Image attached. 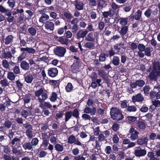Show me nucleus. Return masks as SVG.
I'll return each instance as SVG.
<instances>
[{"instance_id": "obj_1", "label": "nucleus", "mask_w": 160, "mask_h": 160, "mask_svg": "<svg viewBox=\"0 0 160 160\" xmlns=\"http://www.w3.org/2000/svg\"><path fill=\"white\" fill-rule=\"evenodd\" d=\"M110 114L111 118L116 121L121 120L124 118L121 110L117 107H112L111 108Z\"/></svg>"}, {"instance_id": "obj_2", "label": "nucleus", "mask_w": 160, "mask_h": 160, "mask_svg": "<svg viewBox=\"0 0 160 160\" xmlns=\"http://www.w3.org/2000/svg\"><path fill=\"white\" fill-rule=\"evenodd\" d=\"M155 65L154 64H153V68L154 69H156V65H158L157 68L159 70L157 71L156 70H153L150 73L149 75V78L151 80L156 81L157 79V77L158 76L160 75V65L159 64V62H156L155 63Z\"/></svg>"}, {"instance_id": "obj_3", "label": "nucleus", "mask_w": 160, "mask_h": 160, "mask_svg": "<svg viewBox=\"0 0 160 160\" xmlns=\"http://www.w3.org/2000/svg\"><path fill=\"white\" fill-rule=\"evenodd\" d=\"M68 142L70 144L74 143V145L80 146L83 149L85 148V145L82 143L78 140V138H76L73 135H71L69 136L68 139Z\"/></svg>"}, {"instance_id": "obj_4", "label": "nucleus", "mask_w": 160, "mask_h": 160, "mask_svg": "<svg viewBox=\"0 0 160 160\" xmlns=\"http://www.w3.org/2000/svg\"><path fill=\"white\" fill-rule=\"evenodd\" d=\"M66 52V48L61 46H57L53 49V52L54 54L60 57H63Z\"/></svg>"}, {"instance_id": "obj_5", "label": "nucleus", "mask_w": 160, "mask_h": 160, "mask_svg": "<svg viewBox=\"0 0 160 160\" xmlns=\"http://www.w3.org/2000/svg\"><path fill=\"white\" fill-rule=\"evenodd\" d=\"M82 66V63L81 61H74L73 64L71 66V70L73 73H76L79 71L80 68Z\"/></svg>"}, {"instance_id": "obj_6", "label": "nucleus", "mask_w": 160, "mask_h": 160, "mask_svg": "<svg viewBox=\"0 0 160 160\" xmlns=\"http://www.w3.org/2000/svg\"><path fill=\"white\" fill-rule=\"evenodd\" d=\"M129 134H130V138L132 140H135L137 139L138 138V135L139 134V132L136 130L133 127H132L129 130Z\"/></svg>"}, {"instance_id": "obj_7", "label": "nucleus", "mask_w": 160, "mask_h": 160, "mask_svg": "<svg viewBox=\"0 0 160 160\" xmlns=\"http://www.w3.org/2000/svg\"><path fill=\"white\" fill-rule=\"evenodd\" d=\"M14 37L12 35H9L7 36L4 38H2L1 40L2 43H3L5 45L11 44L13 42Z\"/></svg>"}, {"instance_id": "obj_8", "label": "nucleus", "mask_w": 160, "mask_h": 160, "mask_svg": "<svg viewBox=\"0 0 160 160\" xmlns=\"http://www.w3.org/2000/svg\"><path fill=\"white\" fill-rule=\"evenodd\" d=\"M20 51L22 52L21 54L26 57H27V55L28 53L34 54L35 52V50L32 48H20Z\"/></svg>"}, {"instance_id": "obj_9", "label": "nucleus", "mask_w": 160, "mask_h": 160, "mask_svg": "<svg viewBox=\"0 0 160 160\" xmlns=\"http://www.w3.org/2000/svg\"><path fill=\"white\" fill-rule=\"evenodd\" d=\"M54 38L62 44L67 45L69 42V40L65 36L58 37L57 35H54Z\"/></svg>"}, {"instance_id": "obj_10", "label": "nucleus", "mask_w": 160, "mask_h": 160, "mask_svg": "<svg viewBox=\"0 0 160 160\" xmlns=\"http://www.w3.org/2000/svg\"><path fill=\"white\" fill-rule=\"evenodd\" d=\"M21 146L20 143H16V145L12 147V152L13 154L17 155H21L22 154V152Z\"/></svg>"}, {"instance_id": "obj_11", "label": "nucleus", "mask_w": 160, "mask_h": 160, "mask_svg": "<svg viewBox=\"0 0 160 160\" xmlns=\"http://www.w3.org/2000/svg\"><path fill=\"white\" fill-rule=\"evenodd\" d=\"M147 153L146 150L144 149H141L140 147L137 148L134 151V155L137 157H141L144 156Z\"/></svg>"}, {"instance_id": "obj_12", "label": "nucleus", "mask_w": 160, "mask_h": 160, "mask_svg": "<svg viewBox=\"0 0 160 160\" xmlns=\"http://www.w3.org/2000/svg\"><path fill=\"white\" fill-rule=\"evenodd\" d=\"M88 31L86 30H84L80 29L76 33V37L77 39H80L81 38H84L88 34Z\"/></svg>"}, {"instance_id": "obj_13", "label": "nucleus", "mask_w": 160, "mask_h": 160, "mask_svg": "<svg viewBox=\"0 0 160 160\" xmlns=\"http://www.w3.org/2000/svg\"><path fill=\"white\" fill-rule=\"evenodd\" d=\"M144 98L143 95L141 93H139L133 96L132 98V101L134 103L136 102H142Z\"/></svg>"}, {"instance_id": "obj_14", "label": "nucleus", "mask_w": 160, "mask_h": 160, "mask_svg": "<svg viewBox=\"0 0 160 160\" xmlns=\"http://www.w3.org/2000/svg\"><path fill=\"white\" fill-rule=\"evenodd\" d=\"M42 142L41 147H43V149L46 148L49 144V137L46 133H45L42 137Z\"/></svg>"}, {"instance_id": "obj_15", "label": "nucleus", "mask_w": 160, "mask_h": 160, "mask_svg": "<svg viewBox=\"0 0 160 160\" xmlns=\"http://www.w3.org/2000/svg\"><path fill=\"white\" fill-rule=\"evenodd\" d=\"M96 108L94 107L92 109L86 106L83 110L84 112L86 114L90 113L91 115L93 116L95 115L96 113Z\"/></svg>"}, {"instance_id": "obj_16", "label": "nucleus", "mask_w": 160, "mask_h": 160, "mask_svg": "<svg viewBox=\"0 0 160 160\" xmlns=\"http://www.w3.org/2000/svg\"><path fill=\"white\" fill-rule=\"evenodd\" d=\"M58 71L56 68H51L48 70V74L51 77L54 78L58 74Z\"/></svg>"}, {"instance_id": "obj_17", "label": "nucleus", "mask_w": 160, "mask_h": 160, "mask_svg": "<svg viewBox=\"0 0 160 160\" xmlns=\"http://www.w3.org/2000/svg\"><path fill=\"white\" fill-rule=\"evenodd\" d=\"M74 2L75 8L77 10L80 11L83 9L84 4L82 2L79 1L78 0H75Z\"/></svg>"}, {"instance_id": "obj_18", "label": "nucleus", "mask_w": 160, "mask_h": 160, "mask_svg": "<svg viewBox=\"0 0 160 160\" xmlns=\"http://www.w3.org/2000/svg\"><path fill=\"white\" fill-rule=\"evenodd\" d=\"M101 79H98L92 81L90 86L93 89H95L97 86L100 87L102 85V84L101 83Z\"/></svg>"}, {"instance_id": "obj_19", "label": "nucleus", "mask_w": 160, "mask_h": 160, "mask_svg": "<svg viewBox=\"0 0 160 160\" xmlns=\"http://www.w3.org/2000/svg\"><path fill=\"white\" fill-rule=\"evenodd\" d=\"M45 28L47 30L53 31L54 28V23L52 22L47 21L44 24Z\"/></svg>"}, {"instance_id": "obj_20", "label": "nucleus", "mask_w": 160, "mask_h": 160, "mask_svg": "<svg viewBox=\"0 0 160 160\" xmlns=\"http://www.w3.org/2000/svg\"><path fill=\"white\" fill-rule=\"evenodd\" d=\"M95 34L93 32H90L88 34L87 37L86 38V40L88 42H93L94 41Z\"/></svg>"}, {"instance_id": "obj_21", "label": "nucleus", "mask_w": 160, "mask_h": 160, "mask_svg": "<svg viewBox=\"0 0 160 160\" xmlns=\"http://www.w3.org/2000/svg\"><path fill=\"white\" fill-rule=\"evenodd\" d=\"M148 139L147 137H142L141 138L138 139L137 140V144L139 145L147 144Z\"/></svg>"}, {"instance_id": "obj_22", "label": "nucleus", "mask_w": 160, "mask_h": 160, "mask_svg": "<svg viewBox=\"0 0 160 160\" xmlns=\"http://www.w3.org/2000/svg\"><path fill=\"white\" fill-rule=\"evenodd\" d=\"M20 66L22 69L25 71L28 70L29 68V63L24 60L21 62Z\"/></svg>"}, {"instance_id": "obj_23", "label": "nucleus", "mask_w": 160, "mask_h": 160, "mask_svg": "<svg viewBox=\"0 0 160 160\" xmlns=\"http://www.w3.org/2000/svg\"><path fill=\"white\" fill-rule=\"evenodd\" d=\"M97 3L98 8L101 9L106 7L107 5L106 1L104 0H98Z\"/></svg>"}, {"instance_id": "obj_24", "label": "nucleus", "mask_w": 160, "mask_h": 160, "mask_svg": "<svg viewBox=\"0 0 160 160\" xmlns=\"http://www.w3.org/2000/svg\"><path fill=\"white\" fill-rule=\"evenodd\" d=\"M36 28L35 27H30L28 29L27 32L29 34L32 36H35L37 33Z\"/></svg>"}, {"instance_id": "obj_25", "label": "nucleus", "mask_w": 160, "mask_h": 160, "mask_svg": "<svg viewBox=\"0 0 160 160\" xmlns=\"http://www.w3.org/2000/svg\"><path fill=\"white\" fill-rule=\"evenodd\" d=\"M112 12V10H110L108 11H104L102 12V16H103L102 18H108V17H112L114 14Z\"/></svg>"}, {"instance_id": "obj_26", "label": "nucleus", "mask_w": 160, "mask_h": 160, "mask_svg": "<svg viewBox=\"0 0 160 160\" xmlns=\"http://www.w3.org/2000/svg\"><path fill=\"white\" fill-rule=\"evenodd\" d=\"M33 77L32 75L31 74H26L24 76V80L27 83H31L33 79Z\"/></svg>"}, {"instance_id": "obj_27", "label": "nucleus", "mask_w": 160, "mask_h": 160, "mask_svg": "<svg viewBox=\"0 0 160 160\" xmlns=\"http://www.w3.org/2000/svg\"><path fill=\"white\" fill-rule=\"evenodd\" d=\"M84 46L90 50H92L95 48V44L94 42H87L85 43Z\"/></svg>"}, {"instance_id": "obj_28", "label": "nucleus", "mask_w": 160, "mask_h": 160, "mask_svg": "<svg viewBox=\"0 0 160 160\" xmlns=\"http://www.w3.org/2000/svg\"><path fill=\"white\" fill-rule=\"evenodd\" d=\"M1 146L2 148L3 152L6 153V154H9L11 153V148L8 145H1Z\"/></svg>"}, {"instance_id": "obj_29", "label": "nucleus", "mask_w": 160, "mask_h": 160, "mask_svg": "<svg viewBox=\"0 0 160 160\" xmlns=\"http://www.w3.org/2000/svg\"><path fill=\"white\" fill-rule=\"evenodd\" d=\"M49 16L44 13H43L39 19V22H40L44 23V22L47 21L49 19Z\"/></svg>"}, {"instance_id": "obj_30", "label": "nucleus", "mask_w": 160, "mask_h": 160, "mask_svg": "<svg viewBox=\"0 0 160 160\" xmlns=\"http://www.w3.org/2000/svg\"><path fill=\"white\" fill-rule=\"evenodd\" d=\"M111 63L113 64L114 66H118L120 63V59L118 56H114L112 60L111 61Z\"/></svg>"}, {"instance_id": "obj_31", "label": "nucleus", "mask_w": 160, "mask_h": 160, "mask_svg": "<svg viewBox=\"0 0 160 160\" xmlns=\"http://www.w3.org/2000/svg\"><path fill=\"white\" fill-rule=\"evenodd\" d=\"M39 106L44 110L46 109V108L49 109L51 108L52 106L50 102H45L44 103H40Z\"/></svg>"}, {"instance_id": "obj_32", "label": "nucleus", "mask_w": 160, "mask_h": 160, "mask_svg": "<svg viewBox=\"0 0 160 160\" xmlns=\"http://www.w3.org/2000/svg\"><path fill=\"white\" fill-rule=\"evenodd\" d=\"M2 57L3 58L5 59H11L12 57L11 53L9 51H8L4 52L2 54Z\"/></svg>"}, {"instance_id": "obj_33", "label": "nucleus", "mask_w": 160, "mask_h": 160, "mask_svg": "<svg viewBox=\"0 0 160 160\" xmlns=\"http://www.w3.org/2000/svg\"><path fill=\"white\" fill-rule=\"evenodd\" d=\"M22 144L23 148L25 150H30L32 148V145L29 142H22Z\"/></svg>"}, {"instance_id": "obj_34", "label": "nucleus", "mask_w": 160, "mask_h": 160, "mask_svg": "<svg viewBox=\"0 0 160 160\" xmlns=\"http://www.w3.org/2000/svg\"><path fill=\"white\" fill-rule=\"evenodd\" d=\"M71 112L72 116L76 118L78 121V119L79 118V112L77 108H75L72 111H71Z\"/></svg>"}, {"instance_id": "obj_35", "label": "nucleus", "mask_w": 160, "mask_h": 160, "mask_svg": "<svg viewBox=\"0 0 160 160\" xmlns=\"http://www.w3.org/2000/svg\"><path fill=\"white\" fill-rule=\"evenodd\" d=\"M128 30V26H123L121 28V30L119 31V32L121 36L123 37L126 34Z\"/></svg>"}, {"instance_id": "obj_36", "label": "nucleus", "mask_w": 160, "mask_h": 160, "mask_svg": "<svg viewBox=\"0 0 160 160\" xmlns=\"http://www.w3.org/2000/svg\"><path fill=\"white\" fill-rule=\"evenodd\" d=\"M73 86L71 82H68L66 86L65 89L67 92H70L73 90Z\"/></svg>"}, {"instance_id": "obj_37", "label": "nucleus", "mask_w": 160, "mask_h": 160, "mask_svg": "<svg viewBox=\"0 0 160 160\" xmlns=\"http://www.w3.org/2000/svg\"><path fill=\"white\" fill-rule=\"evenodd\" d=\"M20 141V139L19 138H14L10 142L9 144L10 145L11 147H13L15 144V145H16V143H20L19 142Z\"/></svg>"}, {"instance_id": "obj_38", "label": "nucleus", "mask_w": 160, "mask_h": 160, "mask_svg": "<svg viewBox=\"0 0 160 160\" xmlns=\"http://www.w3.org/2000/svg\"><path fill=\"white\" fill-rule=\"evenodd\" d=\"M137 125L140 129H143L145 128V123L144 121H139L137 123Z\"/></svg>"}, {"instance_id": "obj_39", "label": "nucleus", "mask_w": 160, "mask_h": 160, "mask_svg": "<svg viewBox=\"0 0 160 160\" xmlns=\"http://www.w3.org/2000/svg\"><path fill=\"white\" fill-rule=\"evenodd\" d=\"M128 22V18H121L120 20L119 23L122 25L125 26L126 25Z\"/></svg>"}, {"instance_id": "obj_40", "label": "nucleus", "mask_w": 160, "mask_h": 160, "mask_svg": "<svg viewBox=\"0 0 160 160\" xmlns=\"http://www.w3.org/2000/svg\"><path fill=\"white\" fill-rule=\"evenodd\" d=\"M71 113V111H68L65 112V122H67L68 121L72 118V116Z\"/></svg>"}, {"instance_id": "obj_41", "label": "nucleus", "mask_w": 160, "mask_h": 160, "mask_svg": "<svg viewBox=\"0 0 160 160\" xmlns=\"http://www.w3.org/2000/svg\"><path fill=\"white\" fill-rule=\"evenodd\" d=\"M54 148L57 151L61 152L63 150V146L57 143L55 145Z\"/></svg>"}, {"instance_id": "obj_42", "label": "nucleus", "mask_w": 160, "mask_h": 160, "mask_svg": "<svg viewBox=\"0 0 160 160\" xmlns=\"http://www.w3.org/2000/svg\"><path fill=\"white\" fill-rule=\"evenodd\" d=\"M137 14L135 16V19L136 20H142V11L140 10H138L137 12Z\"/></svg>"}, {"instance_id": "obj_43", "label": "nucleus", "mask_w": 160, "mask_h": 160, "mask_svg": "<svg viewBox=\"0 0 160 160\" xmlns=\"http://www.w3.org/2000/svg\"><path fill=\"white\" fill-rule=\"evenodd\" d=\"M137 110V107L134 105L128 106L127 108V111L130 112H135Z\"/></svg>"}, {"instance_id": "obj_44", "label": "nucleus", "mask_w": 160, "mask_h": 160, "mask_svg": "<svg viewBox=\"0 0 160 160\" xmlns=\"http://www.w3.org/2000/svg\"><path fill=\"white\" fill-rule=\"evenodd\" d=\"M15 76L14 75L13 72H8L7 78L10 80L11 81L13 80L15 78Z\"/></svg>"}, {"instance_id": "obj_45", "label": "nucleus", "mask_w": 160, "mask_h": 160, "mask_svg": "<svg viewBox=\"0 0 160 160\" xmlns=\"http://www.w3.org/2000/svg\"><path fill=\"white\" fill-rule=\"evenodd\" d=\"M152 12V9L148 8L144 12V14L148 18H149L150 17Z\"/></svg>"}, {"instance_id": "obj_46", "label": "nucleus", "mask_w": 160, "mask_h": 160, "mask_svg": "<svg viewBox=\"0 0 160 160\" xmlns=\"http://www.w3.org/2000/svg\"><path fill=\"white\" fill-rule=\"evenodd\" d=\"M137 86L139 87H142L145 84V82L142 80H138L136 81Z\"/></svg>"}, {"instance_id": "obj_47", "label": "nucleus", "mask_w": 160, "mask_h": 160, "mask_svg": "<svg viewBox=\"0 0 160 160\" xmlns=\"http://www.w3.org/2000/svg\"><path fill=\"white\" fill-rule=\"evenodd\" d=\"M112 9V11L113 13L114 11H116L117 9H118L120 8L119 6L118 5L116 4L115 2H112L111 5Z\"/></svg>"}, {"instance_id": "obj_48", "label": "nucleus", "mask_w": 160, "mask_h": 160, "mask_svg": "<svg viewBox=\"0 0 160 160\" xmlns=\"http://www.w3.org/2000/svg\"><path fill=\"white\" fill-rule=\"evenodd\" d=\"M57 98V95L55 92H52L50 99L52 102H54Z\"/></svg>"}, {"instance_id": "obj_49", "label": "nucleus", "mask_w": 160, "mask_h": 160, "mask_svg": "<svg viewBox=\"0 0 160 160\" xmlns=\"http://www.w3.org/2000/svg\"><path fill=\"white\" fill-rule=\"evenodd\" d=\"M12 125V123L11 121L9 120H7L5 121L4 123V125L6 128L9 129L10 128Z\"/></svg>"}, {"instance_id": "obj_50", "label": "nucleus", "mask_w": 160, "mask_h": 160, "mask_svg": "<svg viewBox=\"0 0 160 160\" xmlns=\"http://www.w3.org/2000/svg\"><path fill=\"white\" fill-rule=\"evenodd\" d=\"M31 130L27 129L26 130V135L29 139L32 138L33 136Z\"/></svg>"}, {"instance_id": "obj_51", "label": "nucleus", "mask_w": 160, "mask_h": 160, "mask_svg": "<svg viewBox=\"0 0 160 160\" xmlns=\"http://www.w3.org/2000/svg\"><path fill=\"white\" fill-rule=\"evenodd\" d=\"M82 118L85 121L90 120L91 119L90 116L88 114L84 113L82 114Z\"/></svg>"}, {"instance_id": "obj_52", "label": "nucleus", "mask_w": 160, "mask_h": 160, "mask_svg": "<svg viewBox=\"0 0 160 160\" xmlns=\"http://www.w3.org/2000/svg\"><path fill=\"white\" fill-rule=\"evenodd\" d=\"M138 48L139 50L138 52H142L144 51L146 48L145 46L142 44L139 43L138 45Z\"/></svg>"}, {"instance_id": "obj_53", "label": "nucleus", "mask_w": 160, "mask_h": 160, "mask_svg": "<svg viewBox=\"0 0 160 160\" xmlns=\"http://www.w3.org/2000/svg\"><path fill=\"white\" fill-rule=\"evenodd\" d=\"M0 83L2 87H6L9 86V83H8V80L5 79L1 80Z\"/></svg>"}, {"instance_id": "obj_54", "label": "nucleus", "mask_w": 160, "mask_h": 160, "mask_svg": "<svg viewBox=\"0 0 160 160\" xmlns=\"http://www.w3.org/2000/svg\"><path fill=\"white\" fill-rule=\"evenodd\" d=\"M79 152V150L78 147L73 148L72 150V153L75 156H78Z\"/></svg>"}, {"instance_id": "obj_55", "label": "nucleus", "mask_w": 160, "mask_h": 160, "mask_svg": "<svg viewBox=\"0 0 160 160\" xmlns=\"http://www.w3.org/2000/svg\"><path fill=\"white\" fill-rule=\"evenodd\" d=\"M43 92V89L41 88L39 90L36 91L35 92V95L38 97L40 96Z\"/></svg>"}, {"instance_id": "obj_56", "label": "nucleus", "mask_w": 160, "mask_h": 160, "mask_svg": "<svg viewBox=\"0 0 160 160\" xmlns=\"http://www.w3.org/2000/svg\"><path fill=\"white\" fill-rule=\"evenodd\" d=\"M7 3L11 8H13L15 5V2L14 0H8Z\"/></svg>"}, {"instance_id": "obj_57", "label": "nucleus", "mask_w": 160, "mask_h": 160, "mask_svg": "<svg viewBox=\"0 0 160 160\" xmlns=\"http://www.w3.org/2000/svg\"><path fill=\"white\" fill-rule=\"evenodd\" d=\"M23 100L24 104L28 103L30 102L31 98L29 95H26L24 98Z\"/></svg>"}, {"instance_id": "obj_58", "label": "nucleus", "mask_w": 160, "mask_h": 160, "mask_svg": "<svg viewBox=\"0 0 160 160\" xmlns=\"http://www.w3.org/2000/svg\"><path fill=\"white\" fill-rule=\"evenodd\" d=\"M105 54L102 52L99 56V61L100 62H103L106 60Z\"/></svg>"}, {"instance_id": "obj_59", "label": "nucleus", "mask_w": 160, "mask_h": 160, "mask_svg": "<svg viewBox=\"0 0 160 160\" xmlns=\"http://www.w3.org/2000/svg\"><path fill=\"white\" fill-rule=\"evenodd\" d=\"M112 151L111 147L109 146H106L105 149V152L107 154H110Z\"/></svg>"}, {"instance_id": "obj_60", "label": "nucleus", "mask_w": 160, "mask_h": 160, "mask_svg": "<svg viewBox=\"0 0 160 160\" xmlns=\"http://www.w3.org/2000/svg\"><path fill=\"white\" fill-rule=\"evenodd\" d=\"M144 51H145V55L148 57L151 56L150 48V47H147L145 48Z\"/></svg>"}, {"instance_id": "obj_61", "label": "nucleus", "mask_w": 160, "mask_h": 160, "mask_svg": "<svg viewBox=\"0 0 160 160\" xmlns=\"http://www.w3.org/2000/svg\"><path fill=\"white\" fill-rule=\"evenodd\" d=\"M64 16L67 19H70L73 18L72 14L67 12H65L64 13Z\"/></svg>"}, {"instance_id": "obj_62", "label": "nucleus", "mask_w": 160, "mask_h": 160, "mask_svg": "<svg viewBox=\"0 0 160 160\" xmlns=\"http://www.w3.org/2000/svg\"><path fill=\"white\" fill-rule=\"evenodd\" d=\"M105 137L103 134H100L98 136V140L99 141L102 142L106 141Z\"/></svg>"}, {"instance_id": "obj_63", "label": "nucleus", "mask_w": 160, "mask_h": 160, "mask_svg": "<svg viewBox=\"0 0 160 160\" xmlns=\"http://www.w3.org/2000/svg\"><path fill=\"white\" fill-rule=\"evenodd\" d=\"M90 18L92 19L95 20L97 17L96 12L93 11H91L90 12Z\"/></svg>"}, {"instance_id": "obj_64", "label": "nucleus", "mask_w": 160, "mask_h": 160, "mask_svg": "<svg viewBox=\"0 0 160 160\" xmlns=\"http://www.w3.org/2000/svg\"><path fill=\"white\" fill-rule=\"evenodd\" d=\"M21 115L23 118H26L29 115L28 112L26 110H23L22 111Z\"/></svg>"}]
</instances>
